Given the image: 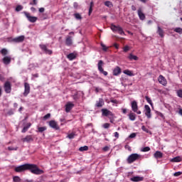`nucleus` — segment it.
Segmentation results:
<instances>
[{
  "label": "nucleus",
  "instance_id": "f257e3e1",
  "mask_svg": "<svg viewBox=\"0 0 182 182\" xmlns=\"http://www.w3.org/2000/svg\"><path fill=\"white\" fill-rule=\"evenodd\" d=\"M26 170H29L32 174H36V176H41V174L44 173L43 170L38 167V165L32 164L21 165L16 166L14 169L16 173H22V171H26Z\"/></svg>",
  "mask_w": 182,
  "mask_h": 182
},
{
  "label": "nucleus",
  "instance_id": "f03ea898",
  "mask_svg": "<svg viewBox=\"0 0 182 182\" xmlns=\"http://www.w3.org/2000/svg\"><path fill=\"white\" fill-rule=\"evenodd\" d=\"M140 157H141L140 154H132L128 156L127 161L129 164H132V163H134L136 160H139Z\"/></svg>",
  "mask_w": 182,
  "mask_h": 182
},
{
  "label": "nucleus",
  "instance_id": "7ed1b4c3",
  "mask_svg": "<svg viewBox=\"0 0 182 182\" xmlns=\"http://www.w3.org/2000/svg\"><path fill=\"white\" fill-rule=\"evenodd\" d=\"M132 110L136 114H141V111L139 110V106L136 101H132L131 103Z\"/></svg>",
  "mask_w": 182,
  "mask_h": 182
},
{
  "label": "nucleus",
  "instance_id": "20e7f679",
  "mask_svg": "<svg viewBox=\"0 0 182 182\" xmlns=\"http://www.w3.org/2000/svg\"><path fill=\"white\" fill-rule=\"evenodd\" d=\"M101 112H102V116L103 117H112V116H114V114H113V112H112V111H110L106 108L102 109Z\"/></svg>",
  "mask_w": 182,
  "mask_h": 182
},
{
  "label": "nucleus",
  "instance_id": "39448f33",
  "mask_svg": "<svg viewBox=\"0 0 182 182\" xmlns=\"http://www.w3.org/2000/svg\"><path fill=\"white\" fill-rule=\"evenodd\" d=\"M25 16L27 18L28 21L29 22H31V23H35L38 21V17L36 16H32L31 14L26 11L23 12Z\"/></svg>",
  "mask_w": 182,
  "mask_h": 182
},
{
  "label": "nucleus",
  "instance_id": "423d86ee",
  "mask_svg": "<svg viewBox=\"0 0 182 182\" xmlns=\"http://www.w3.org/2000/svg\"><path fill=\"white\" fill-rule=\"evenodd\" d=\"M39 47L41 50H43V52L45 53L46 55H52L53 53L52 50L48 49V46L45 44H40Z\"/></svg>",
  "mask_w": 182,
  "mask_h": 182
},
{
  "label": "nucleus",
  "instance_id": "0eeeda50",
  "mask_svg": "<svg viewBox=\"0 0 182 182\" xmlns=\"http://www.w3.org/2000/svg\"><path fill=\"white\" fill-rule=\"evenodd\" d=\"M98 70L100 73H102V75H104V76H107V72L105 71V70H103V60H100L98 62Z\"/></svg>",
  "mask_w": 182,
  "mask_h": 182
},
{
  "label": "nucleus",
  "instance_id": "6e6552de",
  "mask_svg": "<svg viewBox=\"0 0 182 182\" xmlns=\"http://www.w3.org/2000/svg\"><path fill=\"white\" fill-rule=\"evenodd\" d=\"M145 116H146L147 119H151V109H150V107L149 105L144 106V110Z\"/></svg>",
  "mask_w": 182,
  "mask_h": 182
},
{
  "label": "nucleus",
  "instance_id": "1a4fd4ad",
  "mask_svg": "<svg viewBox=\"0 0 182 182\" xmlns=\"http://www.w3.org/2000/svg\"><path fill=\"white\" fill-rule=\"evenodd\" d=\"M48 124L50 127H51V129H54V130H59L60 129L59 125H58V122H56L55 120L50 121Z\"/></svg>",
  "mask_w": 182,
  "mask_h": 182
},
{
  "label": "nucleus",
  "instance_id": "9d476101",
  "mask_svg": "<svg viewBox=\"0 0 182 182\" xmlns=\"http://www.w3.org/2000/svg\"><path fill=\"white\" fill-rule=\"evenodd\" d=\"M21 141H23V143H32V141H33V136L27 135L21 139Z\"/></svg>",
  "mask_w": 182,
  "mask_h": 182
},
{
  "label": "nucleus",
  "instance_id": "9b49d317",
  "mask_svg": "<svg viewBox=\"0 0 182 182\" xmlns=\"http://www.w3.org/2000/svg\"><path fill=\"white\" fill-rule=\"evenodd\" d=\"M23 41H25V36H20L13 38L11 42H14V43H21V42H23Z\"/></svg>",
  "mask_w": 182,
  "mask_h": 182
},
{
  "label": "nucleus",
  "instance_id": "f8f14e48",
  "mask_svg": "<svg viewBox=\"0 0 182 182\" xmlns=\"http://www.w3.org/2000/svg\"><path fill=\"white\" fill-rule=\"evenodd\" d=\"M158 81L163 86H166L167 85V80L163 75H159V76Z\"/></svg>",
  "mask_w": 182,
  "mask_h": 182
},
{
  "label": "nucleus",
  "instance_id": "ddd939ff",
  "mask_svg": "<svg viewBox=\"0 0 182 182\" xmlns=\"http://www.w3.org/2000/svg\"><path fill=\"white\" fill-rule=\"evenodd\" d=\"M75 107V104L70 102H67L65 105V112L66 113H69L72 109Z\"/></svg>",
  "mask_w": 182,
  "mask_h": 182
},
{
  "label": "nucleus",
  "instance_id": "4468645a",
  "mask_svg": "<svg viewBox=\"0 0 182 182\" xmlns=\"http://www.w3.org/2000/svg\"><path fill=\"white\" fill-rule=\"evenodd\" d=\"M11 60H12V58H11V56H4L2 58V62L4 65H10Z\"/></svg>",
  "mask_w": 182,
  "mask_h": 182
},
{
  "label": "nucleus",
  "instance_id": "2eb2a0df",
  "mask_svg": "<svg viewBox=\"0 0 182 182\" xmlns=\"http://www.w3.org/2000/svg\"><path fill=\"white\" fill-rule=\"evenodd\" d=\"M120 73H122V68H120V67L119 66H116L112 72V74L114 76H119V75H120Z\"/></svg>",
  "mask_w": 182,
  "mask_h": 182
},
{
  "label": "nucleus",
  "instance_id": "dca6fc26",
  "mask_svg": "<svg viewBox=\"0 0 182 182\" xmlns=\"http://www.w3.org/2000/svg\"><path fill=\"white\" fill-rule=\"evenodd\" d=\"M156 33L159 35L160 38H164V30H163V28L159 26H157Z\"/></svg>",
  "mask_w": 182,
  "mask_h": 182
},
{
  "label": "nucleus",
  "instance_id": "f3484780",
  "mask_svg": "<svg viewBox=\"0 0 182 182\" xmlns=\"http://www.w3.org/2000/svg\"><path fill=\"white\" fill-rule=\"evenodd\" d=\"M143 180H144V178L142 176H134L130 178V181L133 182L143 181Z\"/></svg>",
  "mask_w": 182,
  "mask_h": 182
},
{
  "label": "nucleus",
  "instance_id": "a211bd4d",
  "mask_svg": "<svg viewBox=\"0 0 182 182\" xmlns=\"http://www.w3.org/2000/svg\"><path fill=\"white\" fill-rule=\"evenodd\" d=\"M73 43V41H72V36H68L65 39V45H67V46H72Z\"/></svg>",
  "mask_w": 182,
  "mask_h": 182
},
{
  "label": "nucleus",
  "instance_id": "6ab92c4d",
  "mask_svg": "<svg viewBox=\"0 0 182 182\" xmlns=\"http://www.w3.org/2000/svg\"><path fill=\"white\" fill-rule=\"evenodd\" d=\"M11 85L9 81H7L4 83V90L5 92H11Z\"/></svg>",
  "mask_w": 182,
  "mask_h": 182
},
{
  "label": "nucleus",
  "instance_id": "aec40b11",
  "mask_svg": "<svg viewBox=\"0 0 182 182\" xmlns=\"http://www.w3.org/2000/svg\"><path fill=\"white\" fill-rule=\"evenodd\" d=\"M105 105V101L103 99L100 98L98 101L96 102L95 106L97 107H102Z\"/></svg>",
  "mask_w": 182,
  "mask_h": 182
},
{
  "label": "nucleus",
  "instance_id": "412c9836",
  "mask_svg": "<svg viewBox=\"0 0 182 182\" xmlns=\"http://www.w3.org/2000/svg\"><path fill=\"white\" fill-rule=\"evenodd\" d=\"M138 16L141 21H144L146 19V15L144 14L143 11H141V9H138Z\"/></svg>",
  "mask_w": 182,
  "mask_h": 182
},
{
  "label": "nucleus",
  "instance_id": "4be33fe9",
  "mask_svg": "<svg viewBox=\"0 0 182 182\" xmlns=\"http://www.w3.org/2000/svg\"><path fill=\"white\" fill-rule=\"evenodd\" d=\"M154 157L155 159H161L163 157V153L160 151H156L154 154Z\"/></svg>",
  "mask_w": 182,
  "mask_h": 182
},
{
  "label": "nucleus",
  "instance_id": "5701e85b",
  "mask_svg": "<svg viewBox=\"0 0 182 182\" xmlns=\"http://www.w3.org/2000/svg\"><path fill=\"white\" fill-rule=\"evenodd\" d=\"M32 126V124L30 122L26 124V126L23 127V129L21 130L22 133H26L28 132V129Z\"/></svg>",
  "mask_w": 182,
  "mask_h": 182
},
{
  "label": "nucleus",
  "instance_id": "b1692460",
  "mask_svg": "<svg viewBox=\"0 0 182 182\" xmlns=\"http://www.w3.org/2000/svg\"><path fill=\"white\" fill-rule=\"evenodd\" d=\"M129 120H131L132 122H134V120H136V114L133 113V112H130L128 115Z\"/></svg>",
  "mask_w": 182,
  "mask_h": 182
},
{
  "label": "nucleus",
  "instance_id": "393cba45",
  "mask_svg": "<svg viewBox=\"0 0 182 182\" xmlns=\"http://www.w3.org/2000/svg\"><path fill=\"white\" fill-rule=\"evenodd\" d=\"M128 59H129V60H139V57L137 55H134L130 53L128 56Z\"/></svg>",
  "mask_w": 182,
  "mask_h": 182
},
{
  "label": "nucleus",
  "instance_id": "a878e982",
  "mask_svg": "<svg viewBox=\"0 0 182 182\" xmlns=\"http://www.w3.org/2000/svg\"><path fill=\"white\" fill-rule=\"evenodd\" d=\"M171 161H172V163H180V161H181V156L174 157Z\"/></svg>",
  "mask_w": 182,
  "mask_h": 182
},
{
  "label": "nucleus",
  "instance_id": "bb28decb",
  "mask_svg": "<svg viewBox=\"0 0 182 182\" xmlns=\"http://www.w3.org/2000/svg\"><path fill=\"white\" fill-rule=\"evenodd\" d=\"M67 58L69 59V60H73L76 58V55L73 53H71L67 55Z\"/></svg>",
  "mask_w": 182,
  "mask_h": 182
},
{
  "label": "nucleus",
  "instance_id": "cd10ccee",
  "mask_svg": "<svg viewBox=\"0 0 182 182\" xmlns=\"http://www.w3.org/2000/svg\"><path fill=\"white\" fill-rule=\"evenodd\" d=\"M104 5H105V6H107V8H113V3H112V1H107L104 3Z\"/></svg>",
  "mask_w": 182,
  "mask_h": 182
},
{
  "label": "nucleus",
  "instance_id": "c85d7f7f",
  "mask_svg": "<svg viewBox=\"0 0 182 182\" xmlns=\"http://www.w3.org/2000/svg\"><path fill=\"white\" fill-rule=\"evenodd\" d=\"M24 87H25L24 92H30V90H31V85H29V83L25 82L24 83Z\"/></svg>",
  "mask_w": 182,
  "mask_h": 182
},
{
  "label": "nucleus",
  "instance_id": "c756f323",
  "mask_svg": "<svg viewBox=\"0 0 182 182\" xmlns=\"http://www.w3.org/2000/svg\"><path fill=\"white\" fill-rule=\"evenodd\" d=\"M123 73H124V75H127V76H134V75L133 74V73H132V71H130L129 70H124L123 71Z\"/></svg>",
  "mask_w": 182,
  "mask_h": 182
},
{
  "label": "nucleus",
  "instance_id": "7c9ffc66",
  "mask_svg": "<svg viewBox=\"0 0 182 182\" xmlns=\"http://www.w3.org/2000/svg\"><path fill=\"white\" fill-rule=\"evenodd\" d=\"M173 32H176V33H179V35H182V28L180 27H177L173 29Z\"/></svg>",
  "mask_w": 182,
  "mask_h": 182
},
{
  "label": "nucleus",
  "instance_id": "2f4dec72",
  "mask_svg": "<svg viewBox=\"0 0 182 182\" xmlns=\"http://www.w3.org/2000/svg\"><path fill=\"white\" fill-rule=\"evenodd\" d=\"M119 27L120 26H117L116 25H114V24L111 25V29H112V31H113V32H117Z\"/></svg>",
  "mask_w": 182,
  "mask_h": 182
},
{
  "label": "nucleus",
  "instance_id": "473e14b6",
  "mask_svg": "<svg viewBox=\"0 0 182 182\" xmlns=\"http://www.w3.org/2000/svg\"><path fill=\"white\" fill-rule=\"evenodd\" d=\"M87 150H89V146H81L79 149L80 151H87Z\"/></svg>",
  "mask_w": 182,
  "mask_h": 182
},
{
  "label": "nucleus",
  "instance_id": "72a5a7b5",
  "mask_svg": "<svg viewBox=\"0 0 182 182\" xmlns=\"http://www.w3.org/2000/svg\"><path fill=\"white\" fill-rule=\"evenodd\" d=\"M74 16H75V19H77L78 21L82 20V16L79 13L74 14Z\"/></svg>",
  "mask_w": 182,
  "mask_h": 182
},
{
  "label": "nucleus",
  "instance_id": "f704fd0d",
  "mask_svg": "<svg viewBox=\"0 0 182 182\" xmlns=\"http://www.w3.org/2000/svg\"><path fill=\"white\" fill-rule=\"evenodd\" d=\"M1 53L3 56H6V55H8V50H6V48H3L1 50Z\"/></svg>",
  "mask_w": 182,
  "mask_h": 182
},
{
  "label": "nucleus",
  "instance_id": "c9c22d12",
  "mask_svg": "<svg viewBox=\"0 0 182 182\" xmlns=\"http://www.w3.org/2000/svg\"><path fill=\"white\" fill-rule=\"evenodd\" d=\"M76 136V134L75 132H72L68 135V138L70 139H75V136Z\"/></svg>",
  "mask_w": 182,
  "mask_h": 182
},
{
  "label": "nucleus",
  "instance_id": "e433bc0d",
  "mask_svg": "<svg viewBox=\"0 0 182 182\" xmlns=\"http://www.w3.org/2000/svg\"><path fill=\"white\" fill-rule=\"evenodd\" d=\"M141 151H143L144 153H146L147 151H150V147L149 146H145V147L141 149Z\"/></svg>",
  "mask_w": 182,
  "mask_h": 182
},
{
  "label": "nucleus",
  "instance_id": "4c0bfd02",
  "mask_svg": "<svg viewBox=\"0 0 182 182\" xmlns=\"http://www.w3.org/2000/svg\"><path fill=\"white\" fill-rule=\"evenodd\" d=\"M46 127H41L38 128L39 133H43L46 130Z\"/></svg>",
  "mask_w": 182,
  "mask_h": 182
},
{
  "label": "nucleus",
  "instance_id": "58836bf2",
  "mask_svg": "<svg viewBox=\"0 0 182 182\" xmlns=\"http://www.w3.org/2000/svg\"><path fill=\"white\" fill-rule=\"evenodd\" d=\"M145 99L151 106H153V102L151 101V99L150 97H149L148 96H146Z\"/></svg>",
  "mask_w": 182,
  "mask_h": 182
},
{
  "label": "nucleus",
  "instance_id": "ea45409f",
  "mask_svg": "<svg viewBox=\"0 0 182 182\" xmlns=\"http://www.w3.org/2000/svg\"><path fill=\"white\" fill-rule=\"evenodd\" d=\"M117 31H118L119 35H124V31H123V28L120 26L119 28H118V30Z\"/></svg>",
  "mask_w": 182,
  "mask_h": 182
},
{
  "label": "nucleus",
  "instance_id": "a19ab883",
  "mask_svg": "<svg viewBox=\"0 0 182 182\" xmlns=\"http://www.w3.org/2000/svg\"><path fill=\"white\" fill-rule=\"evenodd\" d=\"M23 9V6L18 5L16 7V12H20V11H22Z\"/></svg>",
  "mask_w": 182,
  "mask_h": 182
},
{
  "label": "nucleus",
  "instance_id": "79ce46f5",
  "mask_svg": "<svg viewBox=\"0 0 182 182\" xmlns=\"http://www.w3.org/2000/svg\"><path fill=\"white\" fill-rule=\"evenodd\" d=\"M13 181H14V182H21V178L19 176H14L13 178Z\"/></svg>",
  "mask_w": 182,
  "mask_h": 182
},
{
  "label": "nucleus",
  "instance_id": "37998d69",
  "mask_svg": "<svg viewBox=\"0 0 182 182\" xmlns=\"http://www.w3.org/2000/svg\"><path fill=\"white\" fill-rule=\"evenodd\" d=\"M101 46H102V50H104V52H107L108 48L103 43H101Z\"/></svg>",
  "mask_w": 182,
  "mask_h": 182
},
{
  "label": "nucleus",
  "instance_id": "c03bdc74",
  "mask_svg": "<svg viewBox=\"0 0 182 182\" xmlns=\"http://www.w3.org/2000/svg\"><path fill=\"white\" fill-rule=\"evenodd\" d=\"M8 150H9L10 151H16L18 150V146H16V147H14V146H9L8 147Z\"/></svg>",
  "mask_w": 182,
  "mask_h": 182
},
{
  "label": "nucleus",
  "instance_id": "a18cd8bd",
  "mask_svg": "<svg viewBox=\"0 0 182 182\" xmlns=\"http://www.w3.org/2000/svg\"><path fill=\"white\" fill-rule=\"evenodd\" d=\"M156 114L158 116H160V117H161V119H163L164 120V119H166V117H164V114H163V113L160 112H156Z\"/></svg>",
  "mask_w": 182,
  "mask_h": 182
},
{
  "label": "nucleus",
  "instance_id": "49530a36",
  "mask_svg": "<svg viewBox=\"0 0 182 182\" xmlns=\"http://www.w3.org/2000/svg\"><path fill=\"white\" fill-rule=\"evenodd\" d=\"M123 50L125 53L129 52V50H130V47H129V46H125L123 48Z\"/></svg>",
  "mask_w": 182,
  "mask_h": 182
},
{
  "label": "nucleus",
  "instance_id": "de8ad7c7",
  "mask_svg": "<svg viewBox=\"0 0 182 182\" xmlns=\"http://www.w3.org/2000/svg\"><path fill=\"white\" fill-rule=\"evenodd\" d=\"M181 174H182L181 171H178V172H175L173 173V176H174V177H178V176H181Z\"/></svg>",
  "mask_w": 182,
  "mask_h": 182
},
{
  "label": "nucleus",
  "instance_id": "09e8293b",
  "mask_svg": "<svg viewBox=\"0 0 182 182\" xmlns=\"http://www.w3.org/2000/svg\"><path fill=\"white\" fill-rule=\"evenodd\" d=\"M29 5H35V6L38 5V0H33V1H31L29 3Z\"/></svg>",
  "mask_w": 182,
  "mask_h": 182
},
{
  "label": "nucleus",
  "instance_id": "8fccbe9b",
  "mask_svg": "<svg viewBox=\"0 0 182 182\" xmlns=\"http://www.w3.org/2000/svg\"><path fill=\"white\" fill-rule=\"evenodd\" d=\"M102 127H103L104 129H109V127H110V124H109V123H105V124H104L102 125Z\"/></svg>",
  "mask_w": 182,
  "mask_h": 182
},
{
  "label": "nucleus",
  "instance_id": "3c124183",
  "mask_svg": "<svg viewBox=\"0 0 182 182\" xmlns=\"http://www.w3.org/2000/svg\"><path fill=\"white\" fill-rule=\"evenodd\" d=\"M48 119H50V114H47L43 117V120H48Z\"/></svg>",
  "mask_w": 182,
  "mask_h": 182
},
{
  "label": "nucleus",
  "instance_id": "603ef678",
  "mask_svg": "<svg viewBox=\"0 0 182 182\" xmlns=\"http://www.w3.org/2000/svg\"><path fill=\"white\" fill-rule=\"evenodd\" d=\"M141 129L143 130V132H146V133H149V129L146 128L144 125L141 127Z\"/></svg>",
  "mask_w": 182,
  "mask_h": 182
},
{
  "label": "nucleus",
  "instance_id": "864d4df0",
  "mask_svg": "<svg viewBox=\"0 0 182 182\" xmlns=\"http://www.w3.org/2000/svg\"><path fill=\"white\" fill-rule=\"evenodd\" d=\"M136 133H132L129 136V139H134V137H136Z\"/></svg>",
  "mask_w": 182,
  "mask_h": 182
},
{
  "label": "nucleus",
  "instance_id": "5fc2aeb1",
  "mask_svg": "<svg viewBox=\"0 0 182 182\" xmlns=\"http://www.w3.org/2000/svg\"><path fill=\"white\" fill-rule=\"evenodd\" d=\"M7 114H8L9 116H12V114H14V110L10 109V110L7 112Z\"/></svg>",
  "mask_w": 182,
  "mask_h": 182
},
{
  "label": "nucleus",
  "instance_id": "6e6d98bb",
  "mask_svg": "<svg viewBox=\"0 0 182 182\" xmlns=\"http://www.w3.org/2000/svg\"><path fill=\"white\" fill-rule=\"evenodd\" d=\"M92 12H93V8L90 7L89 12H88L89 16H90V15H92Z\"/></svg>",
  "mask_w": 182,
  "mask_h": 182
},
{
  "label": "nucleus",
  "instance_id": "4d7b16f0",
  "mask_svg": "<svg viewBox=\"0 0 182 182\" xmlns=\"http://www.w3.org/2000/svg\"><path fill=\"white\" fill-rule=\"evenodd\" d=\"M38 11H39L40 14H43V12H45V8L41 7L39 9Z\"/></svg>",
  "mask_w": 182,
  "mask_h": 182
},
{
  "label": "nucleus",
  "instance_id": "13d9d810",
  "mask_svg": "<svg viewBox=\"0 0 182 182\" xmlns=\"http://www.w3.org/2000/svg\"><path fill=\"white\" fill-rule=\"evenodd\" d=\"M108 119H109V121H110V123H113V122H114V116H112V117H108Z\"/></svg>",
  "mask_w": 182,
  "mask_h": 182
},
{
  "label": "nucleus",
  "instance_id": "bf43d9fd",
  "mask_svg": "<svg viewBox=\"0 0 182 182\" xmlns=\"http://www.w3.org/2000/svg\"><path fill=\"white\" fill-rule=\"evenodd\" d=\"M73 97L74 100H77V99H79V95L77 94L74 95Z\"/></svg>",
  "mask_w": 182,
  "mask_h": 182
},
{
  "label": "nucleus",
  "instance_id": "052dcab7",
  "mask_svg": "<svg viewBox=\"0 0 182 182\" xmlns=\"http://www.w3.org/2000/svg\"><path fill=\"white\" fill-rule=\"evenodd\" d=\"M73 6H74L75 9H77V7L79 6V4L77 2H75L73 4Z\"/></svg>",
  "mask_w": 182,
  "mask_h": 182
},
{
  "label": "nucleus",
  "instance_id": "680f3d73",
  "mask_svg": "<svg viewBox=\"0 0 182 182\" xmlns=\"http://www.w3.org/2000/svg\"><path fill=\"white\" fill-rule=\"evenodd\" d=\"M122 112L124 114H126V113H127V109L126 108H122Z\"/></svg>",
  "mask_w": 182,
  "mask_h": 182
},
{
  "label": "nucleus",
  "instance_id": "e2e57ef3",
  "mask_svg": "<svg viewBox=\"0 0 182 182\" xmlns=\"http://www.w3.org/2000/svg\"><path fill=\"white\" fill-rule=\"evenodd\" d=\"M114 136L116 139H119V132H114Z\"/></svg>",
  "mask_w": 182,
  "mask_h": 182
},
{
  "label": "nucleus",
  "instance_id": "0e129e2a",
  "mask_svg": "<svg viewBox=\"0 0 182 182\" xmlns=\"http://www.w3.org/2000/svg\"><path fill=\"white\" fill-rule=\"evenodd\" d=\"M177 96L182 98V92H177Z\"/></svg>",
  "mask_w": 182,
  "mask_h": 182
},
{
  "label": "nucleus",
  "instance_id": "69168bd1",
  "mask_svg": "<svg viewBox=\"0 0 182 182\" xmlns=\"http://www.w3.org/2000/svg\"><path fill=\"white\" fill-rule=\"evenodd\" d=\"M110 102H111V103H114L115 105H117V100H111Z\"/></svg>",
  "mask_w": 182,
  "mask_h": 182
},
{
  "label": "nucleus",
  "instance_id": "338daca9",
  "mask_svg": "<svg viewBox=\"0 0 182 182\" xmlns=\"http://www.w3.org/2000/svg\"><path fill=\"white\" fill-rule=\"evenodd\" d=\"M103 150H104V151H109V146H105L104 148H103Z\"/></svg>",
  "mask_w": 182,
  "mask_h": 182
},
{
  "label": "nucleus",
  "instance_id": "774afa93",
  "mask_svg": "<svg viewBox=\"0 0 182 182\" xmlns=\"http://www.w3.org/2000/svg\"><path fill=\"white\" fill-rule=\"evenodd\" d=\"M114 48H116L117 49H119V44H117V43H114Z\"/></svg>",
  "mask_w": 182,
  "mask_h": 182
}]
</instances>
